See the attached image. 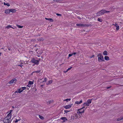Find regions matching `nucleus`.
Returning a JSON list of instances; mask_svg holds the SVG:
<instances>
[{"mask_svg":"<svg viewBox=\"0 0 123 123\" xmlns=\"http://www.w3.org/2000/svg\"><path fill=\"white\" fill-rule=\"evenodd\" d=\"M18 92V90H17L15 92V93H16V92Z\"/></svg>","mask_w":123,"mask_h":123,"instance_id":"55","label":"nucleus"},{"mask_svg":"<svg viewBox=\"0 0 123 123\" xmlns=\"http://www.w3.org/2000/svg\"><path fill=\"white\" fill-rule=\"evenodd\" d=\"M86 103H84L83 104V106H85V105H86Z\"/></svg>","mask_w":123,"mask_h":123,"instance_id":"47","label":"nucleus"},{"mask_svg":"<svg viewBox=\"0 0 123 123\" xmlns=\"http://www.w3.org/2000/svg\"><path fill=\"white\" fill-rule=\"evenodd\" d=\"M10 12L14 13L16 12V10L14 9H10Z\"/></svg>","mask_w":123,"mask_h":123,"instance_id":"10","label":"nucleus"},{"mask_svg":"<svg viewBox=\"0 0 123 123\" xmlns=\"http://www.w3.org/2000/svg\"><path fill=\"white\" fill-rule=\"evenodd\" d=\"M17 81V80L15 78H14L11 80L9 82V84H12L13 83H15Z\"/></svg>","mask_w":123,"mask_h":123,"instance_id":"5","label":"nucleus"},{"mask_svg":"<svg viewBox=\"0 0 123 123\" xmlns=\"http://www.w3.org/2000/svg\"><path fill=\"white\" fill-rule=\"evenodd\" d=\"M91 24H84V27H85V26H87V27H88L89 26H91Z\"/></svg>","mask_w":123,"mask_h":123,"instance_id":"17","label":"nucleus"},{"mask_svg":"<svg viewBox=\"0 0 123 123\" xmlns=\"http://www.w3.org/2000/svg\"><path fill=\"white\" fill-rule=\"evenodd\" d=\"M78 112H77L78 113H83L84 112V109H78Z\"/></svg>","mask_w":123,"mask_h":123,"instance_id":"4","label":"nucleus"},{"mask_svg":"<svg viewBox=\"0 0 123 123\" xmlns=\"http://www.w3.org/2000/svg\"><path fill=\"white\" fill-rule=\"evenodd\" d=\"M45 19L46 20H48L49 21H50V22H53L54 21V20H53V19L52 18H45Z\"/></svg>","mask_w":123,"mask_h":123,"instance_id":"15","label":"nucleus"},{"mask_svg":"<svg viewBox=\"0 0 123 123\" xmlns=\"http://www.w3.org/2000/svg\"><path fill=\"white\" fill-rule=\"evenodd\" d=\"M121 119L122 120H123V117L121 118Z\"/></svg>","mask_w":123,"mask_h":123,"instance_id":"54","label":"nucleus"},{"mask_svg":"<svg viewBox=\"0 0 123 123\" xmlns=\"http://www.w3.org/2000/svg\"><path fill=\"white\" fill-rule=\"evenodd\" d=\"M105 59L106 60H109V58L108 56H105Z\"/></svg>","mask_w":123,"mask_h":123,"instance_id":"16","label":"nucleus"},{"mask_svg":"<svg viewBox=\"0 0 123 123\" xmlns=\"http://www.w3.org/2000/svg\"><path fill=\"white\" fill-rule=\"evenodd\" d=\"M47 79L46 78H44V80L42 82H41V83L43 82H46L47 80Z\"/></svg>","mask_w":123,"mask_h":123,"instance_id":"34","label":"nucleus"},{"mask_svg":"<svg viewBox=\"0 0 123 123\" xmlns=\"http://www.w3.org/2000/svg\"><path fill=\"white\" fill-rule=\"evenodd\" d=\"M4 4L5 5H7L8 6H10V5L8 3H6L5 2H4Z\"/></svg>","mask_w":123,"mask_h":123,"instance_id":"23","label":"nucleus"},{"mask_svg":"<svg viewBox=\"0 0 123 123\" xmlns=\"http://www.w3.org/2000/svg\"><path fill=\"white\" fill-rule=\"evenodd\" d=\"M101 15L102 14L101 13L100 11L97 13V15L98 16H99Z\"/></svg>","mask_w":123,"mask_h":123,"instance_id":"21","label":"nucleus"},{"mask_svg":"<svg viewBox=\"0 0 123 123\" xmlns=\"http://www.w3.org/2000/svg\"><path fill=\"white\" fill-rule=\"evenodd\" d=\"M70 100H71V98H69V99L67 98V99L65 100H64V101H66L67 102H68V100L70 101Z\"/></svg>","mask_w":123,"mask_h":123,"instance_id":"33","label":"nucleus"},{"mask_svg":"<svg viewBox=\"0 0 123 123\" xmlns=\"http://www.w3.org/2000/svg\"><path fill=\"white\" fill-rule=\"evenodd\" d=\"M40 72V70H38L36 71L33 72V73H39Z\"/></svg>","mask_w":123,"mask_h":123,"instance_id":"36","label":"nucleus"},{"mask_svg":"<svg viewBox=\"0 0 123 123\" xmlns=\"http://www.w3.org/2000/svg\"><path fill=\"white\" fill-rule=\"evenodd\" d=\"M21 89H22V90H25V89H26V87H22L21 88Z\"/></svg>","mask_w":123,"mask_h":123,"instance_id":"32","label":"nucleus"},{"mask_svg":"<svg viewBox=\"0 0 123 123\" xmlns=\"http://www.w3.org/2000/svg\"><path fill=\"white\" fill-rule=\"evenodd\" d=\"M98 20L100 22H102V19H101L100 18H98Z\"/></svg>","mask_w":123,"mask_h":123,"instance_id":"29","label":"nucleus"},{"mask_svg":"<svg viewBox=\"0 0 123 123\" xmlns=\"http://www.w3.org/2000/svg\"><path fill=\"white\" fill-rule=\"evenodd\" d=\"M71 107V106L70 105H66L64 106V107L66 109H68L70 108Z\"/></svg>","mask_w":123,"mask_h":123,"instance_id":"8","label":"nucleus"},{"mask_svg":"<svg viewBox=\"0 0 123 123\" xmlns=\"http://www.w3.org/2000/svg\"><path fill=\"white\" fill-rule=\"evenodd\" d=\"M86 105L87 106H89V105L90 104H89L87 102V103H86Z\"/></svg>","mask_w":123,"mask_h":123,"instance_id":"38","label":"nucleus"},{"mask_svg":"<svg viewBox=\"0 0 123 123\" xmlns=\"http://www.w3.org/2000/svg\"><path fill=\"white\" fill-rule=\"evenodd\" d=\"M17 26L19 28H21L23 27V26H21L19 25H17Z\"/></svg>","mask_w":123,"mask_h":123,"instance_id":"30","label":"nucleus"},{"mask_svg":"<svg viewBox=\"0 0 123 123\" xmlns=\"http://www.w3.org/2000/svg\"><path fill=\"white\" fill-rule=\"evenodd\" d=\"M38 49H36V50H35V51H37V50H38Z\"/></svg>","mask_w":123,"mask_h":123,"instance_id":"56","label":"nucleus"},{"mask_svg":"<svg viewBox=\"0 0 123 123\" xmlns=\"http://www.w3.org/2000/svg\"><path fill=\"white\" fill-rule=\"evenodd\" d=\"M101 13L102 14H103L105 13V10H102L100 11Z\"/></svg>","mask_w":123,"mask_h":123,"instance_id":"14","label":"nucleus"},{"mask_svg":"<svg viewBox=\"0 0 123 123\" xmlns=\"http://www.w3.org/2000/svg\"><path fill=\"white\" fill-rule=\"evenodd\" d=\"M21 88L19 89H18L17 90L18 91V92L19 93H20L21 92H22L23 91V90H21Z\"/></svg>","mask_w":123,"mask_h":123,"instance_id":"25","label":"nucleus"},{"mask_svg":"<svg viewBox=\"0 0 123 123\" xmlns=\"http://www.w3.org/2000/svg\"><path fill=\"white\" fill-rule=\"evenodd\" d=\"M33 82L30 81L29 82V84L30 85H32L33 84Z\"/></svg>","mask_w":123,"mask_h":123,"instance_id":"27","label":"nucleus"},{"mask_svg":"<svg viewBox=\"0 0 123 123\" xmlns=\"http://www.w3.org/2000/svg\"><path fill=\"white\" fill-rule=\"evenodd\" d=\"M43 85H41V87H43Z\"/></svg>","mask_w":123,"mask_h":123,"instance_id":"59","label":"nucleus"},{"mask_svg":"<svg viewBox=\"0 0 123 123\" xmlns=\"http://www.w3.org/2000/svg\"><path fill=\"white\" fill-rule=\"evenodd\" d=\"M94 55H93L92 56H90V58H92V57H94Z\"/></svg>","mask_w":123,"mask_h":123,"instance_id":"45","label":"nucleus"},{"mask_svg":"<svg viewBox=\"0 0 123 123\" xmlns=\"http://www.w3.org/2000/svg\"><path fill=\"white\" fill-rule=\"evenodd\" d=\"M27 86H28V87H30V85L29 84H28L27 85Z\"/></svg>","mask_w":123,"mask_h":123,"instance_id":"49","label":"nucleus"},{"mask_svg":"<svg viewBox=\"0 0 123 123\" xmlns=\"http://www.w3.org/2000/svg\"><path fill=\"white\" fill-rule=\"evenodd\" d=\"M61 119H62L63 121V122H64L65 121L67 120L66 117H62L61 118Z\"/></svg>","mask_w":123,"mask_h":123,"instance_id":"11","label":"nucleus"},{"mask_svg":"<svg viewBox=\"0 0 123 123\" xmlns=\"http://www.w3.org/2000/svg\"><path fill=\"white\" fill-rule=\"evenodd\" d=\"M37 40L39 41H42L43 40V38H41L37 39Z\"/></svg>","mask_w":123,"mask_h":123,"instance_id":"26","label":"nucleus"},{"mask_svg":"<svg viewBox=\"0 0 123 123\" xmlns=\"http://www.w3.org/2000/svg\"><path fill=\"white\" fill-rule=\"evenodd\" d=\"M122 120L121 119V118H118L117 119V121H118Z\"/></svg>","mask_w":123,"mask_h":123,"instance_id":"37","label":"nucleus"},{"mask_svg":"<svg viewBox=\"0 0 123 123\" xmlns=\"http://www.w3.org/2000/svg\"><path fill=\"white\" fill-rule=\"evenodd\" d=\"M69 111H68L67 110H64V112L65 113H67V112H69Z\"/></svg>","mask_w":123,"mask_h":123,"instance_id":"40","label":"nucleus"},{"mask_svg":"<svg viewBox=\"0 0 123 123\" xmlns=\"http://www.w3.org/2000/svg\"><path fill=\"white\" fill-rule=\"evenodd\" d=\"M37 45H35V47H36V46H37Z\"/></svg>","mask_w":123,"mask_h":123,"instance_id":"63","label":"nucleus"},{"mask_svg":"<svg viewBox=\"0 0 123 123\" xmlns=\"http://www.w3.org/2000/svg\"><path fill=\"white\" fill-rule=\"evenodd\" d=\"M19 119H16V121H15V123H17L18 122V121H19Z\"/></svg>","mask_w":123,"mask_h":123,"instance_id":"39","label":"nucleus"},{"mask_svg":"<svg viewBox=\"0 0 123 123\" xmlns=\"http://www.w3.org/2000/svg\"><path fill=\"white\" fill-rule=\"evenodd\" d=\"M97 56L98 57V62H101L105 61L103 56L100 53L98 54Z\"/></svg>","mask_w":123,"mask_h":123,"instance_id":"1","label":"nucleus"},{"mask_svg":"<svg viewBox=\"0 0 123 123\" xmlns=\"http://www.w3.org/2000/svg\"><path fill=\"white\" fill-rule=\"evenodd\" d=\"M1 53H0V56L1 55Z\"/></svg>","mask_w":123,"mask_h":123,"instance_id":"62","label":"nucleus"},{"mask_svg":"<svg viewBox=\"0 0 123 123\" xmlns=\"http://www.w3.org/2000/svg\"><path fill=\"white\" fill-rule=\"evenodd\" d=\"M105 13L106 12V13H109V12H110V11H106V10H105Z\"/></svg>","mask_w":123,"mask_h":123,"instance_id":"46","label":"nucleus"},{"mask_svg":"<svg viewBox=\"0 0 123 123\" xmlns=\"http://www.w3.org/2000/svg\"><path fill=\"white\" fill-rule=\"evenodd\" d=\"M31 62L36 65H38L39 63V61L35 60L34 58H32Z\"/></svg>","mask_w":123,"mask_h":123,"instance_id":"2","label":"nucleus"},{"mask_svg":"<svg viewBox=\"0 0 123 123\" xmlns=\"http://www.w3.org/2000/svg\"><path fill=\"white\" fill-rule=\"evenodd\" d=\"M42 80V79H39L38 80V81H40L41 80Z\"/></svg>","mask_w":123,"mask_h":123,"instance_id":"53","label":"nucleus"},{"mask_svg":"<svg viewBox=\"0 0 123 123\" xmlns=\"http://www.w3.org/2000/svg\"><path fill=\"white\" fill-rule=\"evenodd\" d=\"M113 25L114 26H115L116 27V30L117 31L119 29V26L118 25V24H116V23H115V24H113Z\"/></svg>","mask_w":123,"mask_h":123,"instance_id":"7","label":"nucleus"},{"mask_svg":"<svg viewBox=\"0 0 123 123\" xmlns=\"http://www.w3.org/2000/svg\"><path fill=\"white\" fill-rule=\"evenodd\" d=\"M19 66H20V67H22V66H21V65H18Z\"/></svg>","mask_w":123,"mask_h":123,"instance_id":"57","label":"nucleus"},{"mask_svg":"<svg viewBox=\"0 0 123 123\" xmlns=\"http://www.w3.org/2000/svg\"><path fill=\"white\" fill-rule=\"evenodd\" d=\"M53 0L54 1H55L57 2H58L60 1V0Z\"/></svg>","mask_w":123,"mask_h":123,"instance_id":"41","label":"nucleus"},{"mask_svg":"<svg viewBox=\"0 0 123 123\" xmlns=\"http://www.w3.org/2000/svg\"><path fill=\"white\" fill-rule=\"evenodd\" d=\"M78 53H77V52H74V53H72L73 55H75L76 54H77V55H78Z\"/></svg>","mask_w":123,"mask_h":123,"instance_id":"35","label":"nucleus"},{"mask_svg":"<svg viewBox=\"0 0 123 123\" xmlns=\"http://www.w3.org/2000/svg\"><path fill=\"white\" fill-rule=\"evenodd\" d=\"M85 108V106H83L82 108H81V109H84V108Z\"/></svg>","mask_w":123,"mask_h":123,"instance_id":"50","label":"nucleus"},{"mask_svg":"<svg viewBox=\"0 0 123 123\" xmlns=\"http://www.w3.org/2000/svg\"><path fill=\"white\" fill-rule=\"evenodd\" d=\"M10 111V112H11H11L12 111V110H11Z\"/></svg>","mask_w":123,"mask_h":123,"instance_id":"58","label":"nucleus"},{"mask_svg":"<svg viewBox=\"0 0 123 123\" xmlns=\"http://www.w3.org/2000/svg\"><path fill=\"white\" fill-rule=\"evenodd\" d=\"M10 9H6L5 11V13L6 14H8L10 13Z\"/></svg>","mask_w":123,"mask_h":123,"instance_id":"13","label":"nucleus"},{"mask_svg":"<svg viewBox=\"0 0 123 123\" xmlns=\"http://www.w3.org/2000/svg\"><path fill=\"white\" fill-rule=\"evenodd\" d=\"M84 24H76V26H77L84 27Z\"/></svg>","mask_w":123,"mask_h":123,"instance_id":"9","label":"nucleus"},{"mask_svg":"<svg viewBox=\"0 0 123 123\" xmlns=\"http://www.w3.org/2000/svg\"><path fill=\"white\" fill-rule=\"evenodd\" d=\"M111 87V86H110V87H107L106 88L107 89H108L110 88Z\"/></svg>","mask_w":123,"mask_h":123,"instance_id":"48","label":"nucleus"},{"mask_svg":"<svg viewBox=\"0 0 123 123\" xmlns=\"http://www.w3.org/2000/svg\"><path fill=\"white\" fill-rule=\"evenodd\" d=\"M35 39H32V40L31 41H35Z\"/></svg>","mask_w":123,"mask_h":123,"instance_id":"52","label":"nucleus"},{"mask_svg":"<svg viewBox=\"0 0 123 123\" xmlns=\"http://www.w3.org/2000/svg\"><path fill=\"white\" fill-rule=\"evenodd\" d=\"M56 15L58 16H62V15L61 14H59L58 13H56Z\"/></svg>","mask_w":123,"mask_h":123,"instance_id":"44","label":"nucleus"},{"mask_svg":"<svg viewBox=\"0 0 123 123\" xmlns=\"http://www.w3.org/2000/svg\"><path fill=\"white\" fill-rule=\"evenodd\" d=\"M68 71H67V70L66 71H65V73H66V72H67Z\"/></svg>","mask_w":123,"mask_h":123,"instance_id":"60","label":"nucleus"},{"mask_svg":"<svg viewBox=\"0 0 123 123\" xmlns=\"http://www.w3.org/2000/svg\"><path fill=\"white\" fill-rule=\"evenodd\" d=\"M39 118L42 120H43L44 119V118L43 116H41L39 115Z\"/></svg>","mask_w":123,"mask_h":123,"instance_id":"24","label":"nucleus"},{"mask_svg":"<svg viewBox=\"0 0 123 123\" xmlns=\"http://www.w3.org/2000/svg\"><path fill=\"white\" fill-rule=\"evenodd\" d=\"M101 15L102 14L101 13L100 11L97 13V15L98 16H99Z\"/></svg>","mask_w":123,"mask_h":123,"instance_id":"20","label":"nucleus"},{"mask_svg":"<svg viewBox=\"0 0 123 123\" xmlns=\"http://www.w3.org/2000/svg\"><path fill=\"white\" fill-rule=\"evenodd\" d=\"M82 102V100H81L80 101H76L75 102V104H77V105H79Z\"/></svg>","mask_w":123,"mask_h":123,"instance_id":"12","label":"nucleus"},{"mask_svg":"<svg viewBox=\"0 0 123 123\" xmlns=\"http://www.w3.org/2000/svg\"><path fill=\"white\" fill-rule=\"evenodd\" d=\"M27 88V90H29V89L28 88Z\"/></svg>","mask_w":123,"mask_h":123,"instance_id":"64","label":"nucleus"},{"mask_svg":"<svg viewBox=\"0 0 123 123\" xmlns=\"http://www.w3.org/2000/svg\"><path fill=\"white\" fill-rule=\"evenodd\" d=\"M72 55H73V54H69L68 55V57H70L71 56H72Z\"/></svg>","mask_w":123,"mask_h":123,"instance_id":"43","label":"nucleus"},{"mask_svg":"<svg viewBox=\"0 0 123 123\" xmlns=\"http://www.w3.org/2000/svg\"><path fill=\"white\" fill-rule=\"evenodd\" d=\"M72 29H73V28H70V29L71 30H72Z\"/></svg>","mask_w":123,"mask_h":123,"instance_id":"61","label":"nucleus"},{"mask_svg":"<svg viewBox=\"0 0 123 123\" xmlns=\"http://www.w3.org/2000/svg\"><path fill=\"white\" fill-rule=\"evenodd\" d=\"M78 18L80 19H81V18L80 17H78Z\"/></svg>","mask_w":123,"mask_h":123,"instance_id":"51","label":"nucleus"},{"mask_svg":"<svg viewBox=\"0 0 123 123\" xmlns=\"http://www.w3.org/2000/svg\"><path fill=\"white\" fill-rule=\"evenodd\" d=\"M103 54L104 55H107V52L106 51H105L103 53Z\"/></svg>","mask_w":123,"mask_h":123,"instance_id":"18","label":"nucleus"},{"mask_svg":"<svg viewBox=\"0 0 123 123\" xmlns=\"http://www.w3.org/2000/svg\"><path fill=\"white\" fill-rule=\"evenodd\" d=\"M10 120L8 119L7 117H5L3 120V121L4 123H10Z\"/></svg>","mask_w":123,"mask_h":123,"instance_id":"3","label":"nucleus"},{"mask_svg":"<svg viewBox=\"0 0 123 123\" xmlns=\"http://www.w3.org/2000/svg\"><path fill=\"white\" fill-rule=\"evenodd\" d=\"M72 68V67H71L69 68H68L67 70V71H68L69 70L71 69V68Z\"/></svg>","mask_w":123,"mask_h":123,"instance_id":"42","label":"nucleus"},{"mask_svg":"<svg viewBox=\"0 0 123 123\" xmlns=\"http://www.w3.org/2000/svg\"><path fill=\"white\" fill-rule=\"evenodd\" d=\"M6 27L8 29H9L11 28L14 29V28L13 27H12L11 26L9 25H8Z\"/></svg>","mask_w":123,"mask_h":123,"instance_id":"19","label":"nucleus"},{"mask_svg":"<svg viewBox=\"0 0 123 123\" xmlns=\"http://www.w3.org/2000/svg\"><path fill=\"white\" fill-rule=\"evenodd\" d=\"M52 81L51 80H50L48 81V84H50L52 82Z\"/></svg>","mask_w":123,"mask_h":123,"instance_id":"31","label":"nucleus"},{"mask_svg":"<svg viewBox=\"0 0 123 123\" xmlns=\"http://www.w3.org/2000/svg\"><path fill=\"white\" fill-rule=\"evenodd\" d=\"M53 100H50V101H49L48 103L49 104L53 102Z\"/></svg>","mask_w":123,"mask_h":123,"instance_id":"28","label":"nucleus"},{"mask_svg":"<svg viewBox=\"0 0 123 123\" xmlns=\"http://www.w3.org/2000/svg\"><path fill=\"white\" fill-rule=\"evenodd\" d=\"M92 99H89L87 101V102L89 104L91 103Z\"/></svg>","mask_w":123,"mask_h":123,"instance_id":"22","label":"nucleus"},{"mask_svg":"<svg viewBox=\"0 0 123 123\" xmlns=\"http://www.w3.org/2000/svg\"><path fill=\"white\" fill-rule=\"evenodd\" d=\"M11 112H10L7 116L6 117H7L8 119L11 120Z\"/></svg>","mask_w":123,"mask_h":123,"instance_id":"6","label":"nucleus"}]
</instances>
